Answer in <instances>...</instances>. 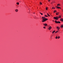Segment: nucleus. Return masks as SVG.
<instances>
[{
    "label": "nucleus",
    "mask_w": 63,
    "mask_h": 63,
    "mask_svg": "<svg viewBox=\"0 0 63 63\" xmlns=\"http://www.w3.org/2000/svg\"><path fill=\"white\" fill-rule=\"evenodd\" d=\"M45 17H42V19L43 20L42 21V22H44V21H46V20H47L48 19L47 18H45Z\"/></svg>",
    "instance_id": "obj_1"
},
{
    "label": "nucleus",
    "mask_w": 63,
    "mask_h": 63,
    "mask_svg": "<svg viewBox=\"0 0 63 63\" xmlns=\"http://www.w3.org/2000/svg\"><path fill=\"white\" fill-rule=\"evenodd\" d=\"M61 16H59V17L57 16L56 17H54V19H56V20H58L59 18H61Z\"/></svg>",
    "instance_id": "obj_2"
},
{
    "label": "nucleus",
    "mask_w": 63,
    "mask_h": 63,
    "mask_svg": "<svg viewBox=\"0 0 63 63\" xmlns=\"http://www.w3.org/2000/svg\"><path fill=\"white\" fill-rule=\"evenodd\" d=\"M55 23H60V22L59 21H57L56 20H55Z\"/></svg>",
    "instance_id": "obj_3"
},
{
    "label": "nucleus",
    "mask_w": 63,
    "mask_h": 63,
    "mask_svg": "<svg viewBox=\"0 0 63 63\" xmlns=\"http://www.w3.org/2000/svg\"><path fill=\"white\" fill-rule=\"evenodd\" d=\"M51 28H52V27L51 26H50L48 28V29H49V30H50L51 29Z\"/></svg>",
    "instance_id": "obj_4"
},
{
    "label": "nucleus",
    "mask_w": 63,
    "mask_h": 63,
    "mask_svg": "<svg viewBox=\"0 0 63 63\" xmlns=\"http://www.w3.org/2000/svg\"><path fill=\"white\" fill-rule=\"evenodd\" d=\"M57 28L58 29V30H59L60 29V27H59V26L57 27Z\"/></svg>",
    "instance_id": "obj_5"
},
{
    "label": "nucleus",
    "mask_w": 63,
    "mask_h": 63,
    "mask_svg": "<svg viewBox=\"0 0 63 63\" xmlns=\"http://www.w3.org/2000/svg\"><path fill=\"white\" fill-rule=\"evenodd\" d=\"M43 25H44L45 26H46L47 25V24L46 23H45L43 24Z\"/></svg>",
    "instance_id": "obj_6"
},
{
    "label": "nucleus",
    "mask_w": 63,
    "mask_h": 63,
    "mask_svg": "<svg viewBox=\"0 0 63 63\" xmlns=\"http://www.w3.org/2000/svg\"><path fill=\"white\" fill-rule=\"evenodd\" d=\"M18 9H16L15 10V11L16 12H18Z\"/></svg>",
    "instance_id": "obj_7"
},
{
    "label": "nucleus",
    "mask_w": 63,
    "mask_h": 63,
    "mask_svg": "<svg viewBox=\"0 0 63 63\" xmlns=\"http://www.w3.org/2000/svg\"><path fill=\"white\" fill-rule=\"evenodd\" d=\"M56 7L57 8V9H61V8L58 7V6H56Z\"/></svg>",
    "instance_id": "obj_8"
},
{
    "label": "nucleus",
    "mask_w": 63,
    "mask_h": 63,
    "mask_svg": "<svg viewBox=\"0 0 63 63\" xmlns=\"http://www.w3.org/2000/svg\"><path fill=\"white\" fill-rule=\"evenodd\" d=\"M60 20H61V21H63V19L62 18H61L60 19Z\"/></svg>",
    "instance_id": "obj_9"
},
{
    "label": "nucleus",
    "mask_w": 63,
    "mask_h": 63,
    "mask_svg": "<svg viewBox=\"0 0 63 63\" xmlns=\"http://www.w3.org/2000/svg\"><path fill=\"white\" fill-rule=\"evenodd\" d=\"M59 12H58L56 13V15H58V14H59Z\"/></svg>",
    "instance_id": "obj_10"
},
{
    "label": "nucleus",
    "mask_w": 63,
    "mask_h": 63,
    "mask_svg": "<svg viewBox=\"0 0 63 63\" xmlns=\"http://www.w3.org/2000/svg\"><path fill=\"white\" fill-rule=\"evenodd\" d=\"M61 28H62L63 27V24L61 26H60Z\"/></svg>",
    "instance_id": "obj_11"
},
{
    "label": "nucleus",
    "mask_w": 63,
    "mask_h": 63,
    "mask_svg": "<svg viewBox=\"0 0 63 63\" xmlns=\"http://www.w3.org/2000/svg\"><path fill=\"white\" fill-rule=\"evenodd\" d=\"M45 17H48V16L46 15H45Z\"/></svg>",
    "instance_id": "obj_12"
},
{
    "label": "nucleus",
    "mask_w": 63,
    "mask_h": 63,
    "mask_svg": "<svg viewBox=\"0 0 63 63\" xmlns=\"http://www.w3.org/2000/svg\"><path fill=\"white\" fill-rule=\"evenodd\" d=\"M16 4H17V5H19V2H18L16 3Z\"/></svg>",
    "instance_id": "obj_13"
},
{
    "label": "nucleus",
    "mask_w": 63,
    "mask_h": 63,
    "mask_svg": "<svg viewBox=\"0 0 63 63\" xmlns=\"http://www.w3.org/2000/svg\"><path fill=\"white\" fill-rule=\"evenodd\" d=\"M55 32V31H53L52 32V34H53L54 33V32Z\"/></svg>",
    "instance_id": "obj_14"
},
{
    "label": "nucleus",
    "mask_w": 63,
    "mask_h": 63,
    "mask_svg": "<svg viewBox=\"0 0 63 63\" xmlns=\"http://www.w3.org/2000/svg\"><path fill=\"white\" fill-rule=\"evenodd\" d=\"M60 38V36H58V39H59Z\"/></svg>",
    "instance_id": "obj_15"
},
{
    "label": "nucleus",
    "mask_w": 63,
    "mask_h": 63,
    "mask_svg": "<svg viewBox=\"0 0 63 63\" xmlns=\"http://www.w3.org/2000/svg\"><path fill=\"white\" fill-rule=\"evenodd\" d=\"M60 5L59 4H58L57 5V6H60Z\"/></svg>",
    "instance_id": "obj_16"
},
{
    "label": "nucleus",
    "mask_w": 63,
    "mask_h": 63,
    "mask_svg": "<svg viewBox=\"0 0 63 63\" xmlns=\"http://www.w3.org/2000/svg\"><path fill=\"white\" fill-rule=\"evenodd\" d=\"M47 14L48 16H50V15H49L48 13H47Z\"/></svg>",
    "instance_id": "obj_17"
},
{
    "label": "nucleus",
    "mask_w": 63,
    "mask_h": 63,
    "mask_svg": "<svg viewBox=\"0 0 63 63\" xmlns=\"http://www.w3.org/2000/svg\"><path fill=\"white\" fill-rule=\"evenodd\" d=\"M43 28H44V29H46V28L45 27H43Z\"/></svg>",
    "instance_id": "obj_18"
},
{
    "label": "nucleus",
    "mask_w": 63,
    "mask_h": 63,
    "mask_svg": "<svg viewBox=\"0 0 63 63\" xmlns=\"http://www.w3.org/2000/svg\"><path fill=\"white\" fill-rule=\"evenodd\" d=\"M56 10H54V13H55V12H56Z\"/></svg>",
    "instance_id": "obj_19"
},
{
    "label": "nucleus",
    "mask_w": 63,
    "mask_h": 63,
    "mask_svg": "<svg viewBox=\"0 0 63 63\" xmlns=\"http://www.w3.org/2000/svg\"><path fill=\"white\" fill-rule=\"evenodd\" d=\"M46 10H47V8L46 7Z\"/></svg>",
    "instance_id": "obj_20"
},
{
    "label": "nucleus",
    "mask_w": 63,
    "mask_h": 63,
    "mask_svg": "<svg viewBox=\"0 0 63 63\" xmlns=\"http://www.w3.org/2000/svg\"><path fill=\"white\" fill-rule=\"evenodd\" d=\"M40 14H41V15H43V13H40Z\"/></svg>",
    "instance_id": "obj_21"
},
{
    "label": "nucleus",
    "mask_w": 63,
    "mask_h": 63,
    "mask_svg": "<svg viewBox=\"0 0 63 63\" xmlns=\"http://www.w3.org/2000/svg\"><path fill=\"white\" fill-rule=\"evenodd\" d=\"M40 5H42V3L41 2H40Z\"/></svg>",
    "instance_id": "obj_22"
},
{
    "label": "nucleus",
    "mask_w": 63,
    "mask_h": 63,
    "mask_svg": "<svg viewBox=\"0 0 63 63\" xmlns=\"http://www.w3.org/2000/svg\"><path fill=\"white\" fill-rule=\"evenodd\" d=\"M55 38H56V39H57V36H56Z\"/></svg>",
    "instance_id": "obj_23"
},
{
    "label": "nucleus",
    "mask_w": 63,
    "mask_h": 63,
    "mask_svg": "<svg viewBox=\"0 0 63 63\" xmlns=\"http://www.w3.org/2000/svg\"><path fill=\"white\" fill-rule=\"evenodd\" d=\"M57 32H58V31H57L55 32V33H57Z\"/></svg>",
    "instance_id": "obj_24"
},
{
    "label": "nucleus",
    "mask_w": 63,
    "mask_h": 63,
    "mask_svg": "<svg viewBox=\"0 0 63 63\" xmlns=\"http://www.w3.org/2000/svg\"><path fill=\"white\" fill-rule=\"evenodd\" d=\"M53 9H55V8H53Z\"/></svg>",
    "instance_id": "obj_25"
},
{
    "label": "nucleus",
    "mask_w": 63,
    "mask_h": 63,
    "mask_svg": "<svg viewBox=\"0 0 63 63\" xmlns=\"http://www.w3.org/2000/svg\"><path fill=\"white\" fill-rule=\"evenodd\" d=\"M48 1L49 2V1H50V0H48Z\"/></svg>",
    "instance_id": "obj_26"
},
{
    "label": "nucleus",
    "mask_w": 63,
    "mask_h": 63,
    "mask_svg": "<svg viewBox=\"0 0 63 63\" xmlns=\"http://www.w3.org/2000/svg\"><path fill=\"white\" fill-rule=\"evenodd\" d=\"M51 4H52V3L51 2Z\"/></svg>",
    "instance_id": "obj_27"
},
{
    "label": "nucleus",
    "mask_w": 63,
    "mask_h": 63,
    "mask_svg": "<svg viewBox=\"0 0 63 63\" xmlns=\"http://www.w3.org/2000/svg\"><path fill=\"white\" fill-rule=\"evenodd\" d=\"M52 9H53V7H52Z\"/></svg>",
    "instance_id": "obj_28"
},
{
    "label": "nucleus",
    "mask_w": 63,
    "mask_h": 63,
    "mask_svg": "<svg viewBox=\"0 0 63 63\" xmlns=\"http://www.w3.org/2000/svg\"><path fill=\"white\" fill-rule=\"evenodd\" d=\"M53 21H54V20H53Z\"/></svg>",
    "instance_id": "obj_29"
},
{
    "label": "nucleus",
    "mask_w": 63,
    "mask_h": 63,
    "mask_svg": "<svg viewBox=\"0 0 63 63\" xmlns=\"http://www.w3.org/2000/svg\"><path fill=\"white\" fill-rule=\"evenodd\" d=\"M34 18L35 19L36 18Z\"/></svg>",
    "instance_id": "obj_30"
}]
</instances>
